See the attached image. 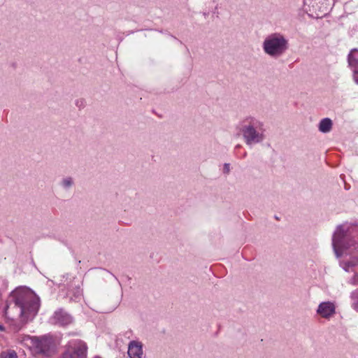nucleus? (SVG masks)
<instances>
[{"instance_id":"nucleus-1","label":"nucleus","mask_w":358,"mask_h":358,"mask_svg":"<svg viewBox=\"0 0 358 358\" xmlns=\"http://www.w3.org/2000/svg\"><path fill=\"white\" fill-rule=\"evenodd\" d=\"M40 307L38 296L30 289L19 287L10 294V300L4 313L13 322L14 329L19 331L37 314Z\"/></svg>"},{"instance_id":"nucleus-2","label":"nucleus","mask_w":358,"mask_h":358,"mask_svg":"<svg viewBox=\"0 0 358 358\" xmlns=\"http://www.w3.org/2000/svg\"><path fill=\"white\" fill-rule=\"evenodd\" d=\"M266 128L264 122L254 117L245 118L241 124V131L247 145L258 144L266 138Z\"/></svg>"},{"instance_id":"nucleus-3","label":"nucleus","mask_w":358,"mask_h":358,"mask_svg":"<svg viewBox=\"0 0 358 358\" xmlns=\"http://www.w3.org/2000/svg\"><path fill=\"white\" fill-rule=\"evenodd\" d=\"M262 48L265 54L272 58L282 56L289 48L287 38L280 32L268 35L263 41Z\"/></svg>"},{"instance_id":"nucleus-4","label":"nucleus","mask_w":358,"mask_h":358,"mask_svg":"<svg viewBox=\"0 0 358 358\" xmlns=\"http://www.w3.org/2000/svg\"><path fill=\"white\" fill-rule=\"evenodd\" d=\"M31 349L36 355L50 357L55 352V341L50 335L33 336L31 338Z\"/></svg>"},{"instance_id":"nucleus-5","label":"nucleus","mask_w":358,"mask_h":358,"mask_svg":"<svg viewBox=\"0 0 358 358\" xmlns=\"http://www.w3.org/2000/svg\"><path fill=\"white\" fill-rule=\"evenodd\" d=\"M355 245V242L348 236L343 226L338 225L332 236V247L336 257H341L345 250Z\"/></svg>"},{"instance_id":"nucleus-6","label":"nucleus","mask_w":358,"mask_h":358,"mask_svg":"<svg viewBox=\"0 0 358 358\" xmlns=\"http://www.w3.org/2000/svg\"><path fill=\"white\" fill-rule=\"evenodd\" d=\"M87 346L80 339H72L66 345L62 358H86Z\"/></svg>"},{"instance_id":"nucleus-7","label":"nucleus","mask_w":358,"mask_h":358,"mask_svg":"<svg viewBox=\"0 0 358 358\" xmlns=\"http://www.w3.org/2000/svg\"><path fill=\"white\" fill-rule=\"evenodd\" d=\"M50 321L53 324L64 327L73 322V317L64 309L59 308L54 313Z\"/></svg>"},{"instance_id":"nucleus-8","label":"nucleus","mask_w":358,"mask_h":358,"mask_svg":"<svg viewBox=\"0 0 358 358\" xmlns=\"http://www.w3.org/2000/svg\"><path fill=\"white\" fill-rule=\"evenodd\" d=\"M336 313V306L334 303L331 301H324L319 304L317 313L322 317L329 319L332 317Z\"/></svg>"},{"instance_id":"nucleus-9","label":"nucleus","mask_w":358,"mask_h":358,"mask_svg":"<svg viewBox=\"0 0 358 358\" xmlns=\"http://www.w3.org/2000/svg\"><path fill=\"white\" fill-rule=\"evenodd\" d=\"M127 353L130 358H141L143 355L141 343L135 341H131L129 344Z\"/></svg>"},{"instance_id":"nucleus-10","label":"nucleus","mask_w":358,"mask_h":358,"mask_svg":"<svg viewBox=\"0 0 358 358\" xmlns=\"http://www.w3.org/2000/svg\"><path fill=\"white\" fill-rule=\"evenodd\" d=\"M332 127V120L329 117H325L320 121L318 124V130L323 134H327L331 131Z\"/></svg>"},{"instance_id":"nucleus-11","label":"nucleus","mask_w":358,"mask_h":358,"mask_svg":"<svg viewBox=\"0 0 358 358\" xmlns=\"http://www.w3.org/2000/svg\"><path fill=\"white\" fill-rule=\"evenodd\" d=\"M315 3V1L314 0H303V10L310 17L313 16Z\"/></svg>"},{"instance_id":"nucleus-12","label":"nucleus","mask_w":358,"mask_h":358,"mask_svg":"<svg viewBox=\"0 0 358 358\" xmlns=\"http://www.w3.org/2000/svg\"><path fill=\"white\" fill-rule=\"evenodd\" d=\"M348 63L352 66H358V51L357 50H352L348 55Z\"/></svg>"},{"instance_id":"nucleus-13","label":"nucleus","mask_w":358,"mask_h":358,"mask_svg":"<svg viewBox=\"0 0 358 358\" xmlns=\"http://www.w3.org/2000/svg\"><path fill=\"white\" fill-rule=\"evenodd\" d=\"M351 307L353 310L358 313V289L350 293Z\"/></svg>"},{"instance_id":"nucleus-14","label":"nucleus","mask_w":358,"mask_h":358,"mask_svg":"<svg viewBox=\"0 0 358 358\" xmlns=\"http://www.w3.org/2000/svg\"><path fill=\"white\" fill-rule=\"evenodd\" d=\"M73 185L74 180L73 178L69 176L62 178L60 182L61 187L66 190H69L73 187Z\"/></svg>"},{"instance_id":"nucleus-15","label":"nucleus","mask_w":358,"mask_h":358,"mask_svg":"<svg viewBox=\"0 0 358 358\" xmlns=\"http://www.w3.org/2000/svg\"><path fill=\"white\" fill-rule=\"evenodd\" d=\"M0 358H17V355L14 350H6L0 354Z\"/></svg>"},{"instance_id":"nucleus-16","label":"nucleus","mask_w":358,"mask_h":358,"mask_svg":"<svg viewBox=\"0 0 358 358\" xmlns=\"http://www.w3.org/2000/svg\"><path fill=\"white\" fill-rule=\"evenodd\" d=\"M358 264V259H352L350 261L345 262V265L348 266V267H353Z\"/></svg>"},{"instance_id":"nucleus-17","label":"nucleus","mask_w":358,"mask_h":358,"mask_svg":"<svg viewBox=\"0 0 358 358\" xmlns=\"http://www.w3.org/2000/svg\"><path fill=\"white\" fill-rule=\"evenodd\" d=\"M349 283L352 285H358V273H355L349 280Z\"/></svg>"},{"instance_id":"nucleus-18","label":"nucleus","mask_w":358,"mask_h":358,"mask_svg":"<svg viewBox=\"0 0 358 358\" xmlns=\"http://www.w3.org/2000/svg\"><path fill=\"white\" fill-rule=\"evenodd\" d=\"M229 171H230V165H229V164L225 163L224 164V171L225 173H229Z\"/></svg>"},{"instance_id":"nucleus-19","label":"nucleus","mask_w":358,"mask_h":358,"mask_svg":"<svg viewBox=\"0 0 358 358\" xmlns=\"http://www.w3.org/2000/svg\"><path fill=\"white\" fill-rule=\"evenodd\" d=\"M341 266H342L343 268L345 271H347V272L350 271V267H348V266L345 265V262H342V263H341Z\"/></svg>"},{"instance_id":"nucleus-20","label":"nucleus","mask_w":358,"mask_h":358,"mask_svg":"<svg viewBox=\"0 0 358 358\" xmlns=\"http://www.w3.org/2000/svg\"><path fill=\"white\" fill-rule=\"evenodd\" d=\"M83 103H84V100L83 99H80V100H77L76 101V104L78 106H81L83 105Z\"/></svg>"},{"instance_id":"nucleus-21","label":"nucleus","mask_w":358,"mask_h":358,"mask_svg":"<svg viewBox=\"0 0 358 358\" xmlns=\"http://www.w3.org/2000/svg\"><path fill=\"white\" fill-rule=\"evenodd\" d=\"M354 79L355 83L358 84V73L357 72L355 73Z\"/></svg>"},{"instance_id":"nucleus-22","label":"nucleus","mask_w":358,"mask_h":358,"mask_svg":"<svg viewBox=\"0 0 358 358\" xmlns=\"http://www.w3.org/2000/svg\"><path fill=\"white\" fill-rule=\"evenodd\" d=\"M246 155H247V152L243 153V157H246Z\"/></svg>"},{"instance_id":"nucleus-23","label":"nucleus","mask_w":358,"mask_h":358,"mask_svg":"<svg viewBox=\"0 0 358 358\" xmlns=\"http://www.w3.org/2000/svg\"><path fill=\"white\" fill-rule=\"evenodd\" d=\"M3 327L2 326H0V330H3Z\"/></svg>"},{"instance_id":"nucleus-24","label":"nucleus","mask_w":358,"mask_h":358,"mask_svg":"<svg viewBox=\"0 0 358 358\" xmlns=\"http://www.w3.org/2000/svg\"><path fill=\"white\" fill-rule=\"evenodd\" d=\"M95 358H100V357H95Z\"/></svg>"}]
</instances>
